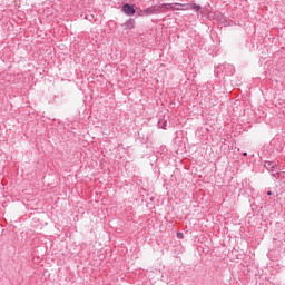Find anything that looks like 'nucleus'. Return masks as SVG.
<instances>
[{"mask_svg":"<svg viewBox=\"0 0 285 285\" xmlns=\"http://www.w3.org/2000/svg\"><path fill=\"white\" fill-rule=\"evenodd\" d=\"M160 8H165L166 10H173L174 4L173 3H163V4H160Z\"/></svg>","mask_w":285,"mask_h":285,"instance_id":"obj_7","label":"nucleus"},{"mask_svg":"<svg viewBox=\"0 0 285 285\" xmlns=\"http://www.w3.org/2000/svg\"><path fill=\"white\" fill-rule=\"evenodd\" d=\"M159 12V7L151 6L149 8L142 9L138 12V17H150V14H157Z\"/></svg>","mask_w":285,"mask_h":285,"instance_id":"obj_1","label":"nucleus"},{"mask_svg":"<svg viewBox=\"0 0 285 285\" xmlns=\"http://www.w3.org/2000/svg\"><path fill=\"white\" fill-rule=\"evenodd\" d=\"M176 7H180L184 8L183 10H195L196 12H199V10H202V6L197 4V3H175Z\"/></svg>","mask_w":285,"mask_h":285,"instance_id":"obj_2","label":"nucleus"},{"mask_svg":"<svg viewBox=\"0 0 285 285\" xmlns=\"http://www.w3.org/2000/svg\"><path fill=\"white\" fill-rule=\"evenodd\" d=\"M122 26H125L127 30L135 29V19L130 18Z\"/></svg>","mask_w":285,"mask_h":285,"instance_id":"obj_4","label":"nucleus"},{"mask_svg":"<svg viewBox=\"0 0 285 285\" xmlns=\"http://www.w3.org/2000/svg\"><path fill=\"white\" fill-rule=\"evenodd\" d=\"M122 12L125 14H127V17H135V12H136L135 6H131V4H128V3L124 4L122 6Z\"/></svg>","mask_w":285,"mask_h":285,"instance_id":"obj_3","label":"nucleus"},{"mask_svg":"<svg viewBox=\"0 0 285 285\" xmlns=\"http://www.w3.org/2000/svg\"><path fill=\"white\" fill-rule=\"evenodd\" d=\"M175 6H177V4H174L173 10H177V11H179V10H184V7H183V8H179V7H175Z\"/></svg>","mask_w":285,"mask_h":285,"instance_id":"obj_8","label":"nucleus"},{"mask_svg":"<svg viewBox=\"0 0 285 285\" xmlns=\"http://www.w3.org/2000/svg\"><path fill=\"white\" fill-rule=\"evenodd\" d=\"M267 195H268V196L273 195V191H267Z\"/></svg>","mask_w":285,"mask_h":285,"instance_id":"obj_10","label":"nucleus"},{"mask_svg":"<svg viewBox=\"0 0 285 285\" xmlns=\"http://www.w3.org/2000/svg\"><path fill=\"white\" fill-rule=\"evenodd\" d=\"M177 237H179V239H184V233H178Z\"/></svg>","mask_w":285,"mask_h":285,"instance_id":"obj_9","label":"nucleus"},{"mask_svg":"<svg viewBox=\"0 0 285 285\" xmlns=\"http://www.w3.org/2000/svg\"><path fill=\"white\" fill-rule=\"evenodd\" d=\"M275 166H277V164L273 163V161H268L266 160L265 164H264V167L267 169V170H273V168H275Z\"/></svg>","mask_w":285,"mask_h":285,"instance_id":"obj_5","label":"nucleus"},{"mask_svg":"<svg viewBox=\"0 0 285 285\" xmlns=\"http://www.w3.org/2000/svg\"><path fill=\"white\" fill-rule=\"evenodd\" d=\"M166 126H168V121H166V120H159L158 121V128H161L163 130H166Z\"/></svg>","mask_w":285,"mask_h":285,"instance_id":"obj_6","label":"nucleus"},{"mask_svg":"<svg viewBox=\"0 0 285 285\" xmlns=\"http://www.w3.org/2000/svg\"><path fill=\"white\" fill-rule=\"evenodd\" d=\"M243 155H244V157H246L248 155V153H244Z\"/></svg>","mask_w":285,"mask_h":285,"instance_id":"obj_11","label":"nucleus"}]
</instances>
